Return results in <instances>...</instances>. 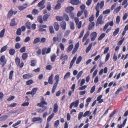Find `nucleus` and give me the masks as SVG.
Wrapping results in <instances>:
<instances>
[{
	"label": "nucleus",
	"mask_w": 128,
	"mask_h": 128,
	"mask_svg": "<svg viewBox=\"0 0 128 128\" xmlns=\"http://www.w3.org/2000/svg\"><path fill=\"white\" fill-rule=\"evenodd\" d=\"M119 30L120 28H118L116 29L115 31L113 33V35L114 36H116L118 34Z\"/></svg>",
	"instance_id": "35"
},
{
	"label": "nucleus",
	"mask_w": 128,
	"mask_h": 128,
	"mask_svg": "<svg viewBox=\"0 0 128 128\" xmlns=\"http://www.w3.org/2000/svg\"><path fill=\"white\" fill-rule=\"evenodd\" d=\"M83 112H80L78 115V119L80 120L82 118V117L83 116Z\"/></svg>",
	"instance_id": "58"
},
{
	"label": "nucleus",
	"mask_w": 128,
	"mask_h": 128,
	"mask_svg": "<svg viewBox=\"0 0 128 128\" xmlns=\"http://www.w3.org/2000/svg\"><path fill=\"white\" fill-rule=\"evenodd\" d=\"M15 62L16 64L18 65L20 63V59L18 58H16L15 59Z\"/></svg>",
	"instance_id": "56"
},
{
	"label": "nucleus",
	"mask_w": 128,
	"mask_h": 128,
	"mask_svg": "<svg viewBox=\"0 0 128 128\" xmlns=\"http://www.w3.org/2000/svg\"><path fill=\"white\" fill-rule=\"evenodd\" d=\"M0 60L1 62L2 63V66H4L6 63V60L5 58V56H2L0 58Z\"/></svg>",
	"instance_id": "5"
},
{
	"label": "nucleus",
	"mask_w": 128,
	"mask_h": 128,
	"mask_svg": "<svg viewBox=\"0 0 128 128\" xmlns=\"http://www.w3.org/2000/svg\"><path fill=\"white\" fill-rule=\"evenodd\" d=\"M32 76V74L31 73H28L24 75L22 77L24 79L29 78Z\"/></svg>",
	"instance_id": "8"
},
{
	"label": "nucleus",
	"mask_w": 128,
	"mask_h": 128,
	"mask_svg": "<svg viewBox=\"0 0 128 128\" xmlns=\"http://www.w3.org/2000/svg\"><path fill=\"white\" fill-rule=\"evenodd\" d=\"M113 25L114 22L113 21H112L110 22H107L104 26L103 29V30L104 31H105L109 25L111 26H113Z\"/></svg>",
	"instance_id": "4"
},
{
	"label": "nucleus",
	"mask_w": 128,
	"mask_h": 128,
	"mask_svg": "<svg viewBox=\"0 0 128 128\" xmlns=\"http://www.w3.org/2000/svg\"><path fill=\"white\" fill-rule=\"evenodd\" d=\"M38 11L36 9H34L32 10V13L34 14H37L38 13Z\"/></svg>",
	"instance_id": "45"
},
{
	"label": "nucleus",
	"mask_w": 128,
	"mask_h": 128,
	"mask_svg": "<svg viewBox=\"0 0 128 128\" xmlns=\"http://www.w3.org/2000/svg\"><path fill=\"white\" fill-rule=\"evenodd\" d=\"M42 120V119L41 118H40V117H36V118H32V122H35L38 121L40 120Z\"/></svg>",
	"instance_id": "20"
},
{
	"label": "nucleus",
	"mask_w": 128,
	"mask_h": 128,
	"mask_svg": "<svg viewBox=\"0 0 128 128\" xmlns=\"http://www.w3.org/2000/svg\"><path fill=\"white\" fill-rule=\"evenodd\" d=\"M14 71L13 70L11 71L9 74V78L10 80L12 79V76H13Z\"/></svg>",
	"instance_id": "42"
},
{
	"label": "nucleus",
	"mask_w": 128,
	"mask_h": 128,
	"mask_svg": "<svg viewBox=\"0 0 128 128\" xmlns=\"http://www.w3.org/2000/svg\"><path fill=\"white\" fill-rule=\"evenodd\" d=\"M47 108L46 106H44L42 108H41L39 110L38 112H39L41 113L44 112Z\"/></svg>",
	"instance_id": "33"
},
{
	"label": "nucleus",
	"mask_w": 128,
	"mask_h": 128,
	"mask_svg": "<svg viewBox=\"0 0 128 128\" xmlns=\"http://www.w3.org/2000/svg\"><path fill=\"white\" fill-rule=\"evenodd\" d=\"M92 43H90L89 44L88 47L87 48L86 50V52L87 53L90 50L92 46Z\"/></svg>",
	"instance_id": "25"
},
{
	"label": "nucleus",
	"mask_w": 128,
	"mask_h": 128,
	"mask_svg": "<svg viewBox=\"0 0 128 128\" xmlns=\"http://www.w3.org/2000/svg\"><path fill=\"white\" fill-rule=\"evenodd\" d=\"M7 48V46H5L2 48L0 50V52L1 53L2 52H3L5 51Z\"/></svg>",
	"instance_id": "51"
},
{
	"label": "nucleus",
	"mask_w": 128,
	"mask_h": 128,
	"mask_svg": "<svg viewBox=\"0 0 128 128\" xmlns=\"http://www.w3.org/2000/svg\"><path fill=\"white\" fill-rule=\"evenodd\" d=\"M9 52L10 55H13L15 53V50L14 49H11L10 50Z\"/></svg>",
	"instance_id": "41"
},
{
	"label": "nucleus",
	"mask_w": 128,
	"mask_h": 128,
	"mask_svg": "<svg viewBox=\"0 0 128 128\" xmlns=\"http://www.w3.org/2000/svg\"><path fill=\"white\" fill-rule=\"evenodd\" d=\"M54 79L56 80V82L54 85L53 87L52 90V93L53 94L55 92V90L57 87L59 81V76L57 74L54 77Z\"/></svg>",
	"instance_id": "1"
},
{
	"label": "nucleus",
	"mask_w": 128,
	"mask_h": 128,
	"mask_svg": "<svg viewBox=\"0 0 128 128\" xmlns=\"http://www.w3.org/2000/svg\"><path fill=\"white\" fill-rule=\"evenodd\" d=\"M77 25L78 27V28L80 29L82 26V22L80 21L79 22H78L77 24H76Z\"/></svg>",
	"instance_id": "57"
},
{
	"label": "nucleus",
	"mask_w": 128,
	"mask_h": 128,
	"mask_svg": "<svg viewBox=\"0 0 128 128\" xmlns=\"http://www.w3.org/2000/svg\"><path fill=\"white\" fill-rule=\"evenodd\" d=\"M5 32V29H3L1 32L0 33V38H2Z\"/></svg>",
	"instance_id": "36"
},
{
	"label": "nucleus",
	"mask_w": 128,
	"mask_h": 128,
	"mask_svg": "<svg viewBox=\"0 0 128 128\" xmlns=\"http://www.w3.org/2000/svg\"><path fill=\"white\" fill-rule=\"evenodd\" d=\"M61 7V4L60 3H58L56 6L54 8V9L55 10H57L60 9Z\"/></svg>",
	"instance_id": "28"
},
{
	"label": "nucleus",
	"mask_w": 128,
	"mask_h": 128,
	"mask_svg": "<svg viewBox=\"0 0 128 128\" xmlns=\"http://www.w3.org/2000/svg\"><path fill=\"white\" fill-rule=\"evenodd\" d=\"M38 89V88H34L32 89L31 92L32 95H34L36 94L37 90Z\"/></svg>",
	"instance_id": "34"
},
{
	"label": "nucleus",
	"mask_w": 128,
	"mask_h": 128,
	"mask_svg": "<svg viewBox=\"0 0 128 128\" xmlns=\"http://www.w3.org/2000/svg\"><path fill=\"white\" fill-rule=\"evenodd\" d=\"M56 58V55L55 54H53L52 56H51V61L52 62H54L55 58Z\"/></svg>",
	"instance_id": "48"
},
{
	"label": "nucleus",
	"mask_w": 128,
	"mask_h": 128,
	"mask_svg": "<svg viewBox=\"0 0 128 128\" xmlns=\"http://www.w3.org/2000/svg\"><path fill=\"white\" fill-rule=\"evenodd\" d=\"M21 47L20 44L19 43H17L16 44L15 46V48L16 49H18L20 48Z\"/></svg>",
	"instance_id": "60"
},
{
	"label": "nucleus",
	"mask_w": 128,
	"mask_h": 128,
	"mask_svg": "<svg viewBox=\"0 0 128 128\" xmlns=\"http://www.w3.org/2000/svg\"><path fill=\"white\" fill-rule=\"evenodd\" d=\"M30 26L31 24L30 22H27L26 23L25 26L28 28L30 29L31 28Z\"/></svg>",
	"instance_id": "37"
},
{
	"label": "nucleus",
	"mask_w": 128,
	"mask_h": 128,
	"mask_svg": "<svg viewBox=\"0 0 128 128\" xmlns=\"http://www.w3.org/2000/svg\"><path fill=\"white\" fill-rule=\"evenodd\" d=\"M13 11L12 10H11L9 11L7 15V18H11L13 14Z\"/></svg>",
	"instance_id": "21"
},
{
	"label": "nucleus",
	"mask_w": 128,
	"mask_h": 128,
	"mask_svg": "<svg viewBox=\"0 0 128 128\" xmlns=\"http://www.w3.org/2000/svg\"><path fill=\"white\" fill-rule=\"evenodd\" d=\"M61 26L62 28L64 30H65L66 27V23L65 21L62 22L60 23Z\"/></svg>",
	"instance_id": "18"
},
{
	"label": "nucleus",
	"mask_w": 128,
	"mask_h": 128,
	"mask_svg": "<svg viewBox=\"0 0 128 128\" xmlns=\"http://www.w3.org/2000/svg\"><path fill=\"white\" fill-rule=\"evenodd\" d=\"M128 16V13H125L123 16L122 18L123 20H126Z\"/></svg>",
	"instance_id": "59"
},
{
	"label": "nucleus",
	"mask_w": 128,
	"mask_h": 128,
	"mask_svg": "<svg viewBox=\"0 0 128 128\" xmlns=\"http://www.w3.org/2000/svg\"><path fill=\"white\" fill-rule=\"evenodd\" d=\"M54 26L55 29L57 31L58 30L59 26L58 23L54 22Z\"/></svg>",
	"instance_id": "16"
},
{
	"label": "nucleus",
	"mask_w": 128,
	"mask_h": 128,
	"mask_svg": "<svg viewBox=\"0 0 128 128\" xmlns=\"http://www.w3.org/2000/svg\"><path fill=\"white\" fill-rule=\"evenodd\" d=\"M90 32L89 31H88L84 36L82 42H84L86 41L90 34Z\"/></svg>",
	"instance_id": "12"
},
{
	"label": "nucleus",
	"mask_w": 128,
	"mask_h": 128,
	"mask_svg": "<svg viewBox=\"0 0 128 128\" xmlns=\"http://www.w3.org/2000/svg\"><path fill=\"white\" fill-rule=\"evenodd\" d=\"M68 57L67 55L64 56L63 54H62L60 58V59H62L64 60H66L68 58Z\"/></svg>",
	"instance_id": "26"
},
{
	"label": "nucleus",
	"mask_w": 128,
	"mask_h": 128,
	"mask_svg": "<svg viewBox=\"0 0 128 128\" xmlns=\"http://www.w3.org/2000/svg\"><path fill=\"white\" fill-rule=\"evenodd\" d=\"M49 30L51 34H53L54 32V29L52 26H49Z\"/></svg>",
	"instance_id": "40"
},
{
	"label": "nucleus",
	"mask_w": 128,
	"mask_h": 128,
	"mask_svg": "<svg viewBox=\"0 0 128 128\" xmlns=\"http://www.w3.org/2000/svg\"><path fill=\"white\" fill-rule=\"evenodd\" d=\"M110 12V9H108L104 10L103 12V14H106L109 13Z\"/></svg>",
	"instance_id": "50"
},
{
	"label": "nucleus",
	"mask_w": 128,
	"mask_h": 128,
	"mask_svg": "<svg viewBox=\"0 0 128 128\" xmlns=\"http://www.w3.org/2000/svg\"><path fill=\"white\" fill-rule=\"evenodd\" d=\"M40 40V38H37L35 39L33 41V43L34 44H36L39 42Z\"/></svg>",
	"instance_id": "27"
},
{
	"label": "nucleus",
	"mask_w": 128,
	"mask_h": 128,
	"mask_svg": "<svg viewBox=\"0 0 128 128\" xmlns=\"http://www.w3.org/2000/svg\"><path fill=\"white\" fill-rule=\"evenodd\" d=\"M128 0H124L122 3V5L123 6L125 5L124 6V8H126L128 6V3H127Z\"/></svg>",
	"instance_id": "32"
},
{
	"label": "nucleus",
	"mask_w": 128,
	"mask_h": 128,
	"mask_svg": "<svg viewBox=\"0 0 128 128\" xmlns=\"http://www.w3.org/2000/svg\"><path fill=\"white\" fill-rule=\"evenodd\" d=\"M58 104H54V113H56L58 110Z\"/></svg>",
	"instance_id": "30"
},
{
	"label": "nucleus",
	"mask_w": 128,
	"mask_h": 128,
	"mask_svg": "<svg viewBox=\"0 0 128 128\" xmlns=\"http://www.w3.org/2000/svg\"><path fill=\"white\" fill-rule=\"evenodd\" d=\"M70 75V72H68L64 76L63 78L64 80H65L69 78Z\"/></svg>",
	"instance_id": "23"
},
{
	"label": "nucleus",
	"mask_w": 128,
	"mask_h": 128,
	"mask_svg": "<svg viewBox=\"0 0 128 128\" xmlns=\"http://www.w3.org/2000/svg\"><path fill=\"white\" fill-rule=\"evenodd\" d=\"M21 33V29L20 28H19L16 31V34L18 35H20Z\"/></svg>",
	"instance_id": "54"
},
{
	"label": "nucleus",
	"mask_w": 128,
	"mask_h": 128,
	"mask_svg": "<svg viewBox=\"0 0 128 128\" xmlns=\"http://www.w3.org/2000/svg\"><path fill=\"white\" fill-rule=\"evenodd\" d=\"M17 24V23L15 22V20L14 18L12 19L10 23V26H14L16 25Z\"/></svg>",
	"instance_id": "15"
},
{
	"label": "nucleus",
	"mask_w": 128,
	"mask_h": 128,
	"mask_svg": "<svg viewBox=\"0 0 128 128\" xmlns=\"http://www.w3.org/2000/svg\"><path fill=\"white\" fill-rule=\"evenodd\" d=\"M47 50L46 48H44L42 49V54L44 55L46 54V51Z\"/></svg>",
	"instance_id": "61"
},
{
	"label": "nucleus",
	"mask_w": 128,
	"mask_h": 128,
	"mask_svg": "<svg viewBox=\"0 0 128 128\" xmlns=\"http://www.w3.org/2000/svg\"><path fill=\"white\" fill-rule=\"evenodd\" d=\"M28 57V55L26 53H24L22 55V59L25 60Z\"/></svg>",
	"instance_id": "43"
},
{
	"label": "nucleus",
	"mask_w": 128,
	"mask_h": 128,
	"mask_svg": "<svg viewBox=\"0 0 128 128\" xmlns=\"http://www.w3.org/2000/svg\"><path fill=\"white\" fill-rule=\"evenodd\" d=\"M33 81L32 80H28L26 82V84L27 85H29L33 83Z\"/></svg>",
	"instance_id": "53"
},
{
	"label": "nucleus",
	"mask_w": 128,
	"mask_h": 128,
	"mask_svg": "<svg viewBox=\"0 0 128 128\" xmlns=\"http://www.w3.org/2000/svg\"><path fill=\"white\" fill-rule=\"evenodd\" d=\"M21 123V121L20 120H18L16 123L14 124L12 126V127H15L16 126L19 124Z\"/></svg>",
	"instance_id": "63"
},
{
	"label": "nucleus",
	"mask_w": 128,
	"mask_h": 128,
	"mask_svg": "<svg viewBox=\"0 0 128 128\" xmlns=\"http://www.w3.org/2000/svg\"><path fill=\"white\" fill-rule=\"evenodd\" d=\"M54 115V114L53 113L48 117L47 119V122H49L50 121L51 119L53 117Z\"/></svg>",
	"instance_id": "24"
},
{
	"label": "nucleus",
	"mask_w": 128,
	"mask_h": 128,
	"mask_svg": "<svg viewBox=\"0 0 128 128\" xmlns=\"http://www.w3.org/2000/svg\"><path fill=\"white\" fill-rule=\"evenodd\" d=\"M116 110H114L111 112L109 116V118H111L116 113Z\"/></svg>",
	"instance_id": "55"
},
{
	"label": "nucleus",
	"mask_w": 128,
	"mask_h": 128,
	"mask_svg": "<svg viewBox=\"0 0 128 128\" xmlns=\"http://www.w3.org/2000/svg\"><path fill=\"white\" fill-rule=\"evenodd\" d=\"M110 56V53H108L106 55V57L105 61L106 62L109 59Z\"/></svg>",
	"instance_id": "64"
},
{
	"label": "nucleus",
	"mask_w": 128,
	"mask_h": 128,
	"mask_svg": "<svg viewBox=\"0 0 128 128\" xmlns=\"http://www.w3.org/2000/svg\"><path fill=\"white\" fill-rule=\"evenodd\" d=\"M76 57L77 56L76 55L73 58L71 61L70 64V69L71 68H72L73 64L74 63V62L76 59Z\"/></svg>",
	"instance_id": "11"
},
{
	"label": "nucleus",
	"mask_w": 128,
	"mask_h": 128,
	"mask_svg": "<svg viewBox=\"0 0 128 128\" xmlns=\"http://www.w3.org/2000/svg\"><path fill=\"white\" fill-rule=\"evenodd\" d=\"M74 47V45L73 44H71L67 48V52L68 53L69 52L71 51L72 49Z\"/></svg>",
	"instance_id": "19"
},
{
	"label": "nucleus",
	"mask_w": 128,
	"mask_h": 128,
	"mask_svg": "<svg viewBox=\"0 0 128 128\" xmlns=\"http://www.w3.org/2000/svg\"><path fill=\"white\" fill-rule=\"evenodd\" d=\"M105 36V34L104 33L102 34L99 37L98 39V40H102L104 37Z\"/></svg>",
	"instance_id": "39"
},
{
	"label": "nucleus",
	"mask_w": 128,
	"mask_h": 128,
	"mask_svg": "<svg viewBox=\"0 0 128 128\" xmlns=\"http://www.w3.org/2000/svg\"><path fill=\"white\" fill-rule=\"evenodd\" d=\"M70 2L72 4L77 5L79 4L80 1L79 0H71Z\"/></svg>",
	"instance_id": "10"
},
{
	"label": "nucleus",
	"mask_w": 128,
	"mask_h": 128,
	"mask_svg": "<svg viewBox=\"0 0 128 128\" xmlns=\"http://www.w3.org/2000/svg\"><path fill=\"white\" fill-rule=\"evenodd\" d=\"M74 9V8L73 7H68L66 9V11L67 12H70Z\"/></svg>",
	"instance_id": "14"
},
{
	"label": "nucleus",
	"mask_w": 128,
	"mask_h": 128,
	"mask_svg": "<svg viewBox=\"0 0 128 128\" xmlns=\"http://www.w3.org/2000/svg\"><path fill=\"white\" fill-rule=\"evenodd\" d=\"M91 114L90 113V111H86L83 115V116L86 117L88 115H90Z\"/></svg>",
	"instance_id": "44"
},
{
	"label": "nucleus",
	"mask_w": 128,
	"mask_h": 128,
	"mask_svg": "<svg viewBox=\"0 0 128 128\" xmlns=\"http://www.w3.org/2000/svg\"><path fill=\"white\" fill-rule=\"evenodd\" d=\"M53 74H52L48 78V83L50 84H53Z\"/></svg>",
	"instance_id": "9"
},
{
	"label": "nucleus",
	"mask_w": 128,
	"mask_h": 128,
	"mask_svg": "<svg viewBox=\"0 0 128 128\" xmlns=\"http://www.w3.org/2000/svg\"><path fill=\"white\" fill-rule=\"evenodd\" d=\"M83 73V72L81 71L79 72L77 76V78L78 79H79Z\"/></svg>",
	"instance_id": "52"
},
{
	"label": "nucleus",
	"mask_w": 128,
	"mask_h": 128,
	"mask_svg": "<svg viewBox=\"0 0 128 128\" xmlns=\"http://www.w3.org/2000/svg\"><path fill=\"white\" fill-rule=\"evenodd\" d=\"M120 21V16H118L117 17L116 19V24H118Z\"/></svg>",
	"instance_id": "62"
},
{
	"label": "nucleus",
	"mask_w": 128,
	"mask_h": 128,
	"mask_svg": "<svg viewBox=\"0 0 128 128\" xmlns=\"http://www.w3.org/2000/svg\"><path fill=\"white\" fill-rule=\"evenodd\" d=\"M62 37L61 35L57 37L54 36L53 38V42L54 43H55L56 41L60 42L61 41Z\"/></svg>",
	"instance_id": "3"
},
{
	"label": "nucleus",
	"mask_w": 128,
	"mask_h": 128,
	"mask_svg": "<svg viewBox=\"0 0 128 128\" xmlns=\"http://www.w3.org/2000/svg\"><path fill=\"white\" fill-rule=\"evenodd\" d=\"M90 32L89 31H88L84 36L82 42H84L86 41L90 34Z\"/></svg>",
	"instance_id": "13"
},
{
	"label": "nucleus",
	"mask_w": 128,
	"mask_h": 128,
	"mask_svg": "<svg viewBox=\"0 0 128 128\" xmlns=\"http://www.w3.org/2000/svg\"><path fill=\"white\" fill-rule=\"evenodd\" d=\"M70 26L71 29L74 30L75 28L74 24L73 22H70Z\"/></svg>",
	"instance_id": "31"
},
{
	"label": "nucleus",
	"mask_w": 128,
	"mask_h": 128,
	"mask_svg": "<svg viewBox=\"0 0 128 128\" xmlns=\"http://www.w3.org/2000/svg\"><path fill=\"white\" fill-rule=\"evenodd\" d=\"M102 95H100L97 98V100L98 101V103H101L103 101V100L101 99L102 97Z\"/></svg>",
	"instance_id": "17"
},
{
	"label": "nucleus",
	"mask_w": 128,
	"mask_h": 128,
	"mask_svg": "<svg viewBox=\"0 0 128 128\" xmlns=\"http://www.w3.org/2000/svg\"><path fill=\"white\" fill-rule=\"evenodd\" d=\"M37 104H46V103L45 101L44 98L42 97L41 99L40 103H38Z\"/></svg>",
	"instance_id": "38"
},
{
	"label": "nucleus",
	"mask_w": 128,
	"mask_h": 128,
	"mask_svg": "<svg viewBox=\"0 0 128 128\" xmlns=\"http://www.w3.org/2000/svg\"><path fill=\"white\" fill-rule=\"evenodd\" d=\"M94 22H91L89 24L88 30H90L94 27Z\"/></svg>",
	"instance_id": "22"
},
{
	"label": "nucleus",
	"mask_w": 128,
	"mask_h": 128,
	"mask_svg": "<svg viewBox=\"0 0 128 128\" xmlns=\"http://www.w3.org/2000/svg\"><path fill=\"white\" fill-rule=\"evenodd\" d=\"M82 60V57L81 56H79L78 59H77L76 62V63L77 64H79L80 62Z\"/></svg>",
	"instance_id": "46"
},
{
	"label": "nucleus",
	"mask_w": 128,
	"mask_h": 128,
	"mask_svg": "<svg viewBox=\"0 0 128 128\" xmlns=\"http://www.w3.org/2000/svg\"><path fill=\"white\" fill-rule=\"evenodd\" d=\"M50 16V14H47L44 15L43 17V20L44 21H46Z\"/></svg>",
	"instance_id": "29"
},
{
	"label": "nucleus",
	"mask_w": 128,
	"mask_h": 128,
	"mask_svg": "<svg viewBox=\"0 0 128 128\" xmlns=\"http://www.w3.org/2000/svg\"><path fill=\"white\" fill-rule=\"evenodd\" d=\"M59 124V120H56L54 124V126L55 127L57 128V126H58Z\"/></svg>",
	"instance_id": "49"
},
{
	"label": "nucleus",
	"mask_w": 128,
	"mask_h": 128,
	"mask_svg": "<svg viewBox=\"0 0 128 128\" xmlns=\"http://www.w3.org/2000/svg\"><path fill=\"white\" fill-rule=\"evenodd\" d=\"M38 20L40 23H43L42 17V16H39L38 18Z\"/></svg>",
	"instance_id": "47"
},
{
	"label": "nucleus",
	"mask_w": 128,
	"mask_h": 128,
	"mask_svg": "<svg viewBox=\"0 0 128 128\" xmlns=\"http://www.w3.org/2000/svg\"><path fill=\"white\" fill-rule=\"evenodd\" d=\"M90 36L91 37V40L92 41H94L97 37V35L96 32H92L90 35Z\"/></svg>",
	"instance_id": "7"
},
{
	"label": "nucleus",
	"mask_w": 128,
	"mask_h": 128,
	"mask_svg": "<svg viewBox=\"0 0 128 128\" xmlns=\"http://www.w3.org/2000/svg\"><path fill=\"white\" fill-rule=\"evenodd\" d=\"M44 3L45 0H42L38 3V6L40 7L42 6V7L40 8V10H42L45 7V6L44 5Z\"/></svg>",
	"instance_id": "6"
},
{
	"label": "nucleus",
	"mask_w": 128,
	"mask_h": 128,
	"mask_svg": "<svg viewBox=\"0 0 128 128\" xmlns=\"http://www.w3.org/2000/svg\"><path fill=\"white\" fill-rule=\"evenodd\" d=\"M103 16L101 15L98 18L96 24V26H98L99 24H104V21L102 20Z\"/></svg>",
	"instance_id": "2"
}]
</instances>
